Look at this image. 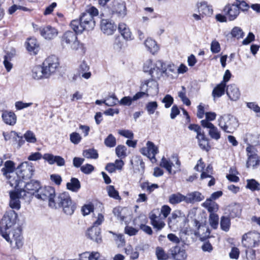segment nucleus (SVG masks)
I'll use <instances>...</instances> for the list:
<instances>
[{"label":"nucleus","instance_id":"32","mask_svg":"<svg viewBox=\"0 0 260 260\" xmlns=\"http://www.w3.org/2000/svg\"><path fill=\"white\" fill-rule=\"evenodd\" d=\"M203 206L206 208L210 214H214L218 209V205L211 199H207L203 204Z\"/></svg>","mask_w":260,"mask_h":260},{"label":"nucleus","instance_id":"36","mask_svg":"<svg viewBox=\"0 0 260 260\" xmlns=\"http://www.w3.org/2000/svg\"><path fill=\"white\" fill-rule=\"evenodd\" d=\"M14 170V163L11 160H7L5 162L4 167L1 170L3 174L8 177V174L13 173Z\"/></svg>","mask_w":260,"mask_h":260},{"label":"nucleus","instance_id":"1","mask_svg":"<svg viewBox=\"0 0 260 260\" xmlns=\"http://www.w3.org/2000/svg\"><path fill=\"white\" fill-rule=\"evenodd\" d=\"M17 219V214L14 210L7 211L0 221V234L13 248L20 249L23 242L20 229L14 228Z\"/></svg>","mask_w":260,"mask_h":260},{"label":"nucleus","instance_id":"42","mask_svg":"<svg viewBox=\"0 0 260 260\" xmlns=\"http://www.w3.org/2000/svg\"><path fill=\"white\" fill-rule=\"evenodd\" d=\"M83 155L87 158L97 159L99 157L98 151L94 149H88L83 151Z\"/></svg>","mask_w":260,"mask_h":260},{"label":"nucleus","instance_id":"3","mask_svg":"<svg viewBox=\"0 0 260 260\" xmlns=\"http://www.w3.org/2000/svg\"><path fill=\"white\" fill-rule=\"evenodd\" d=\"M90 14L83 12L80 19H75L71 21L70 26L76 32L82 33L84 30H90L93 28L95 22Z\"/></svg>","mask_w":260,"mask_h":260},{"label":"nucleus","instance_id":"43","mask_svg":"<svg viewBox=\"0 0 260 260\" xmlns=\"http://www.w3.org/2000/svg\"><path fill=\"white\" fill-rule=\"evenodd\" d=\"M89 69L88 66L85 61L82 62L80 65V71L83 73L82 77L86 79H89L91 76L90 72H86L89 70Z\"/></svg>","mask_w":260,"mask_h":260},{"label":"nucleus","instance_id":"52","mask_svg":"<svg viewBox=\"0 0 260 260\" xmlns=\"http://www.w3.org/2000/svg\"><path fill=\"white\" fill-rule=\"evenodd\" d=\"M209 222L211 226L214 229H217L218 225L219 217L217 214H210Z\"/></svg>","mask_w":260,"mask_h":260},{"label":"nucleus","instance_id":"8","mask_svg":"<svg viewBox=\"0 0 260 260\" xmlns=\"http://www.w3.org/2000/svg\"><path fill=\"white\" fill-rule=\"evenodd\" d=\"M79 34L75 31H67L61 38V44L63 47H70L72 50H77L80 44L78 40L77 34Z\"/></svg>","mask_w":260,"mask_h":260},{"label":"nucleus","instance_id":"28","mask_svg":"<svg viewBox=\"0 0 260 260\" xmlns=\"http://www.w3.org/2000/svg\"><path fill=\"white\" fill-rule=\"evenodd\" d=\"M226 85L220 82L217 84L213 89L212 95L214 98H219L224 94L226 91Z\"/></svg>","mask_w":260,"mask_h":260},{"label":"nucleus","instance_id":"35","mask_svg":"<svg viewBox=\"0 0 260 260\" xmlns=\"http://www.w3.org/2000/svg\"><path fill=\"white\" fill-rule=\"evenodd\" d=\"M115 12L118 16L122 18L125 17L127 14L125 3L123 2L120 3H118L115 6Z\"/></svg>","mask_w":260,"mask_h":260},{"label":"nucleus","instance_id":"2","mask_svg":"<svg viewBox=\"0 0 260 260\" xmlns=\"http://www.w3.org/2000/svg\"><path fill=\"white\" fill-rule=\"evenodd\" d=\"M50 207L53 209L61 208L65 214L71 215L76 209V206L68 192H63L55 196L53 201H51Z\"/></svg>","mask_w":260,"mask_h":260},{"label":"nucleus","instance_id":"37","mask_svg":"<svg viewBox=\"0 0 260 260\" xmlns=\"http://www.w3.org/2000/svg\"><path fill=\"white\" fill-rule=\"evenodd\" d=\"M199 141V145L200 148L206 151H209L211 147L209 145L208 140L206 138L204 133L200 136L199 137H197Z\"/></svg>","mask_w":260,"mask_h":260},{"label":"nucleus","instance_id":"17","mask_svg":"<svg viewBox=\"0 0 260 260\" xmlns=\"http://www.w3.org/2000/svg\"><path fill=\"white\" fill-rule=\"evenodd\" d=\"M116 25L111 20L102 19L101 22V28L104 34L111 35L116 30Z\"/></svg>","mask_w":260,"mask_h":260},{"label":"nucleus","instance_id":"39","mask_svg":"<svg viewBox=\"0 0 260 260\" xmlns=\"http://www.w3.org/2000/svg\"><path fill=\"white\" fill-rule=\"evenodd\" d=\"M220 225L221 229L224 232H228L231 226V220L229 217L222 216L220 218Z\"/></svg>","mask_w":260,"mask_h":260},{"label":"nucleus","instance_id":"48","mask_svg":"<svg viewBox=\"0 0 260 260\" xmlns=\"http://www.w3.org/2000/svg\"><path fill=\"white\" fill-rule=\"evenodd\" d=\"M160 166L166 169L169 174L172 173V167L173 166V164L170 160L163 157L160 162Z\"/></svg>","mask_w":260,"mask_h":260},{"label":"nucleus","instance_id":"47","mask_svg":"<svg viewBox=\"0 0 260 260\" xmlns=\"http://www.w3.org/2000/svg\"><path fill=\"white\" fill-rule=\"evenodd\" d=\"M232 36L237 39L243 38L244 36V32L243 30L239 27L235 26L233 28L231 31Z\"/></svg>","mask_w":260,"mask_h":260},{"label":"nucleus","instance_id":"56","mask_svg":"<svg viewBox=\"0 0 260 260\" xmlns=\"http://www.w3.org/2000/svg\"><path fill=\"white\" fill-rule=\"evenodd\" d=\"M70 139L72 143L78 144L81 142L82 138L79 134L76 132H73L70 134Z\"/></svg>","mask_w":260,"mask_h":260},{"label":"nucleus","instance_id":"23","mask_svg":"<svg viewBox=\"0 0 260 260\" xmlns=\"http://www.w3.org/2000/svg\"><path fill=\"white\" fill-rule=\"evenodd\" d=\"M2 119L4 122L10 125H14L17 120L16 114L12 111H4L2 115Z\"/></svg>","mask_w":260,"mask_h":260},{"label":"nucleus","instance_id":"6","mask_svg":"<svg viewBox=\"0 0 260 260\" xmlns=\"http://www.w3.org/2000/svg\"><path fill=\"white\" fill-rule=\"evenodd\" d=\"M34 172L35 168L32 163L24 161L17 167L16 176L12 179L10 177L9 180L19 179L25 181L30 179L32 177Z\"/></svg>","mask_w":260,"mask_h":260},{"label":"nucleus","instance_id":"38","mask_svg":"<svg viewBox=\"0 0 260 260\" xmlns=\"http://www.w3.org/2000/svg\"><path fill=\"white\" fill-rule=\"evenodd\" d=\"M39 45L37 40L34 38H29L27 40L26 48L29 52H33L35 54L38 51Z\"/></svg>","mask_w":260,"mask_h":260},{"label":"nucleus","instance_id":"64","mask_svg":"<svg viewBox=\"0 0 260 260\" xmlns=\"http://www.w3.org/2000/svg\"><path fill=\"white\" fill-rule=\"evenodd\" d=\"M118 134L127 138L133 139L134 137V134L132 131L129 130L122 129L118 131Z\"/></svg>","mask_w":260,"mask_h":260},{"label":"nucleus","instance_id":"41","mask_svg":"<svg viewBox=\"0 0 260 260\" xmlns=\"http://www.w3.org/2000/svg\"><path fill=\"white\" fill-rule=\"evenodd\" d=\"M106 190L108 196L115 200H120L121 198L119 195V192L116 190L113 185H109L107 187Z\"/></svg>","mask_w":260,"mask_h":260},{"label":"nucleus","instance_id":"14","mask_svg":"<svg viewBox=\"0 0 260 260\" xmlns=\"http://www.w3.org/2000/svg\"><path fill=\"white\" fill-rule=\"evenodd\" d=\"M247 155L246 167L256 169L260 165V157L255 152V148L251 145L248 146L246 149Z\"/></svg>","mask_w":260,"mask_h":260},{"label":"nucleus","instance_id":"44","mask_svg":"<svg viewBox=\"0 0 260 260\" xmlns=\"http://www.w3.org/2000/svg\"><path fill=\"white\" fill-rule=\"evenodd\" d=\"M127 148L124 145H119L115 148V153L117 157L121 159L126 156Z\"/></svg>","mask_w":260,"mask_h":260},{"label":"nucleus","instance_id":"30","mask_svg":"<svg viewBox=\"0 0 260 260\" xmlns=\"http://www.w3.org/2000/svg\"><path fill=\"white\" fill-rule=\"evenodd\" d=\"M184 201L186 203V196L180 193H176L171 194L169 197V202L170 204L176 205Z\"/></svg>","mask_w":260,"mask_h":260},{"label":"nucleus","instance_id":"50","mask_svg":"<svg viewBox=\"0 0 260 260\" xmlns=\"http://www.w3.org/2000/svg\"><path fill=\"white\" fill-rule=\"evenodd\" d=\"M209 135L212 139L216 141L220 138V132L214 125L209 130Z\"/></svg>","mask_w":260,"mask_h":260},{"label":"nucleus","instance_id":"59","mask_svg":"<svg viewBox=\"0 0 260 260\" xmlns=\"http://www.w3.org/2000/svg\"><path fill=\"white\" fill-rule=\"evenodd\" d=\"M173 101V97L170 94H167L162 100V102L165 103V107L166 108L170 107Z\"/></svg>","mask_w":260,"mask_h":260},{"label":"nucleus","instance_id":"4","mask_svg":"<svg viewBox=\"0 0 260 260\" xmlns=\"http://www.w3.org/2000/svg\"><path fill=\"white\" fill-rule=\"evenodd\" d=\"M144 71L148 73L153 79H159L167 71L166 64L161 60L153 63L151 59L147 60L143 67Z\"/></svg>","mask_w":260,"mask_h":260},{"label":"nucleus","instance_id":"21","mask_svg":"<svg viewBox=\"0 0 260 260\" xmlns=\"http://www.w3.org/2000/svg\"><path fill=\"white\" fill-rule=\"evenodd\" d=\"M197 8L198 12L201 13L202 15L210 16L213 14L212 6L209 5L206 1H203L197 4Z\"/></svg>","mask_w":260,"mask_h":260},{"label":"nucleus","instance_id":"54","mask_svg":"<svg viewBox=\"0 0 260 260\" xmlns=\"http://www.w3.org/2000/svg\"><path fill=\"white\" fill-rule=\"evenodd\" d=\"M117 103H118V100L115 95L109 96L104 100V104L108 106H113Z\"/></svg>","mask_w":260,"mask_h":260},{"label":"nucleus","instance_id":"40","mask_svg":"<svg viewBox=\"0 0 260 260\" xmlns=\"http://www.w3.org/2000/svg\"><path fill=\"white\" fill-rule=\"evenodd\" d=\"M148 146L149 155V158H154L155 155L158 152V148L155 146L153 143L150 141H148L146 144Z\"/></svg>","mask_w":260,"mask_h":260},{"label":"nucleus","instance_id":"12","mask_svg":"<svg viewBox=\"0 0 260 260\" xmlns=\"http://www.w3.org/2000/svg\"><path fill=\"white\" fill-rule=\"evenodd\" d=\"M15 188L14 191L10 192V203L9 205L12 209L19 210L20 208V199H25L27 198V194L24 190H20L19 188Z\"/></svg>","mask_w":260,"mask_h":260},{"label":"nucleus","instance_id":"46","mask_svg":"<svg viewBox=\"0 0 260 260\" xmlns=\"http://www.w3.org/2000/svg\"><path fill=\"white\" fill-rule=\"evenodd\" d=\"M247 182L246 187L247 188L252 191L260 190V184L255 179H248Z\"/></svg>","mask_w":260,"mask_h":260},{"label":"nucleus","instance_id":"63","mask_svg":"<svg viewBox=\"0 0 260 260\" xmlns=\"http://www.w3.org/2000/svg\"><path fill=\"white\" fill-rule=\"evenodd\" d=\"M50 180L58 186L60 185L62 182V178L60 175L56 174L50 175Z\"/></svg>","mask_w":260,"mask_h":260},{"label":"nucleus","instance_id":"62","mask_svg":"<svg viewBox=\"0 0 260 260\" xmlns=\"http://www.w3.org/2000/svg\"><path fill=\"white\" fill-rule=\"evenodd\" d=\"M188 128L190 130L196 132L197 133V137H199L201 135L204 133V132H202V129L201 127L197 125L194 124H190L188 126Z\"/></svg>","mask_w":260,"mask_h":260},{"label":"nucleus","instance_id":"24","mask_svg":"<svg viewBox=\"0 0 260 260\" xmlns=\"http://www.w3.org/2000/svg\"><path fill=\"white\" fill-rule=\"evenodd\" d=\"M151 224L157 231H160L165 226V223L159 216L154 213H151L149 215Z\"/></svg>","mask_w":260,"mask_h":260},{"label":"nucleus","instance_id":"20","mask_svg":"<svg viewBox=\"0 0 260 260\" xmlns=\"http://www.w3.org/2000/svg\"><path fill=\"white\" fill-rule=\"evenodd\" d=\"M226 93L229 99L233 101L238 100L241 95L239 88L234 84L226 86Z\"/></svg>","mask_w":260,"mask_h":260},{"label":"nucleus","instance_id":"9","mask_svg":"<svg viewBox=\"0 0 260 260\" xmlns=\"http://www.w3.org/2000/svg\"><path fill=\"white\" fill-rule=\"evenodd\" d=\"M187 219L185 215L180 210H175L169 218L168 224L170 227L176 229L183 228Z\"/></svg>","mask_w":260,"mask_h":260},{"label":"nucleus","instance_id":"10","mask_svg":"<svg viewBox=\"0 0 260 260\" xmlns=\"http://www.w3.org/2000/svg\"><path fill=\"white\" fill-rule=\"evenodd\" d=\"M260 242V234L256 232H249L244 234L242 238V243L246 248H253L257 246Z\"/></svg>","mask_w":260,"mask_h":260},{"label":"nucleus","instance_id":"13","mask_svg":"<svg viewBox=\"0 0 260 260\" xmlns=\"http://www.w3.org/2000/svg\"><path fill=\"white\" fill-rule=\"evenodd\" d=\"M58 66V59L56 56L51 55L47 57L43 63L46 77H49L52 74L55 73Z\"/></svg>","mask_w":260,"mask_h":260},{"label":"nucleus","instance_id":"25","mask_svg":"<svg viewBox=\"0 0 260 260\" xmlns=\"http://www.w3.org/2000/svg\"><path fill=\"white\" fill-rule=\"evenodd\" d=\"M204 199V196L199 191H194L186 196V203L193 204L195 202H200Z\"/></svg>","mask_w":260,"mask_h":260},{"label":"nucleus","instance_id":"57","mask_svg":"<svg viewBox=\"0 0 260 260\" xmlns=\"http://www.w3.org/2000/svg\"><path fill=\"white\" fill-rule=\"evenodd\" d=\"M211 51L213 53H218L221 50L220 44L216 40H213L211 44Z\"/></svg>","mask_w":260,"mask_h":260},{"label":"nucleus","instance_id":"49","mask_svg":"<svg viewBox=\"0 0 260 260\" xmlns=\"http://www.w3.org/2000/svg\"><path fill=\"white\" fill-rule=\"evenodd\" d=\"M158 104L156 102L153 101L148 102L146 105V109L149 115H152L154 113L155 110L157 109Z\"/></svg>","mask_w":260,"mask_h":260},{"label":"nucleus","instance_id":"22","mask_svg":"<svg viewBox=\"0 0 260 260\" xmlns=\"http://www.w3.org/2000/svg\"><path fill=\"white\" fill-rule=\"evenodd\" d=\"M88 237L98 243L102 242L101 229L99 227L91 226L87 231Z\"/></svg>","mask_w":260,"mask_h":260},{"label":"nucleus","instance_id":"53","mask_svg":"<svg viewBox=\"0 0 260 260\" xmlns=\"http://www.w3.org/2000/svg\"><path fill=\"white\" fill-rule=\"evenodd\" d=\"M24 138L27 142L30 143H35L37 142L35 135L31 131H27L24 134Z\"/></svg>","mask_w":260,"mask_h":260},{"label":"nucleus","instance_id":"5","mask_svg":"<svg viewBox=\"0 0 260 260\" xmlns=\"http://www.w3.org/2000/svg\"><path fill=\"white\" fill-rule=\"evenodd\" d=\"M9 182L11 186L19 188L20 190H24L27 194V198L35 195L41 187L40 182L35 180H31L28 182L19 179L10 180Z\"/></svg>","mask_w":260,"mask_h":260},{"label":"nucleus","instance_id":"7","mask_svg":"<svg viewBox=\"0 0 260 260\" xmlns=\"http://www.w3.org/2000/svg\"><path fill=\"white\" fill-rule=\"evenodd\" d=\"M218 121L219 126L226 133H233L239 126L237 119L231 114L220 116Z\"/></svg>","mask_w":260,"mask_h":260},{"label":"nucleus","instance_id":"34","mask_svg":"<svg viewBox=\"0 0 260 260\" xmlns=\"http://www.w3.org/2000/svg\"><path fill=\"white\" fill-rule=\"evenodd\" d=\"M80 188V182L76 178H72L70 182L67 183V188L73 192H77Z\"/></svg>","mask_w":260,"mask_h":260},{"label":"nucleus","instance_id":"18","mask_svg":"<svg viewBox=\"0 0 260 260\" xmlns=\"http://www.w3.org/2000/svg\"><path fill=\"white\" fill-rule=\"evenodd\" d=\"M170 251L173 258L175 260H185L186 259L187 254L183 247L176 245L172 247Z\"/></svg>","mask_w":260,"mask_h":260},{"label":"nucleus","instance_id":"19","mask_svg":"<svg viewBox=\"0 0 260 260\" xmlns=\"http://www.w3.org/2000/svg\"><path fill=\"white\" fill-rule=\"evenodd\" d=\"M43 158L47 161L49 164H56L58 166L61 167L65 165V160L63 157L58 155H53L51 153H45Z\"/></svg>","mask_w":260,"mask_h":260},{"label":"nucleus","instance_id":"26","mask_svg":"<svg viewBox=\"0 0 260 260\" xmlns=\"http://www.w3.org/2000/svg\"><path fill=\"white\" fill-rule=\"evenodd\" d=\"M156 80L151 78L145 81V84L147 86L146 91L149 94H156L158 92V84Z\"/></svg>","mask_w":260,"mask_h":260},{"label":"nucleus","instance_id":"58","mask_svg":"<svg viewBox=\"0 0 260 260\" xmlns=\"http://www.w3.org/2000/svg\"><path fill=\"white\" fill-rule=\"evenodd\" d=\"M94 169V167L89 164H85L81 167V171L85 174H90Z\"/></svg>","mask_w":260,"mask_h":260},{"label":"nucleus","instance_id":"45","mask_svg":"<svg viewBox=\"0 0 260 260\" xmlns=\"http://www.w3.org/2000/svg\"><path fill=\"white\" fill-rule=\"evenodd\" d=\"M104 144L107 147L113 148L116 145V138L111 134H109L104 140Z\"/></svg>","mask_w":260,"mask_h":260},{"label":"nucleus","instance_id":"16","mask_svg":"<svg viewBox=\"0 0 260 260\" xmlns=\"http://www.w3.org/2000/svg\"><path fill=\"white\" fill-rule=\"evenodd\" d=\"M41 35L47 40H51L55 38L58 35V30L51 25H47L39 28Z\"/></svg>","mask_w":260,"mask_h":260},{"label":"nucleus","instance_id":"15","mask_svg":"<svg viewBox=\"0 0 260 260\" xmlns=\"http://www.w3.org/2000/svg\"><path fill=\"white\" fill-rule=\"evenodd\" d=\"M223 14L227 16L229 21H233L236 20L239 16L240 11L237 4L235 3L228 4L222 10Z\"/></svg>","mask_w":260,"mask_h":260},{"label":"nucleus","instance_id":"31","mask_svg":"<svg viewBox=\"0 0 260 260\" xmlns=\"http://www.w3.org/2000/svg\"><path fill=\"white\" fill-rule=\"evenodd\" d=\"M144 44L147 50L153 54H154L159 50V47L156 42L151 39L146 40Z\"/></svg>","mask_w":260,"mask_h":260},{"label":"nucleus","instance_id":"51","mask_svg":"<svg viewBox=\"0 0 260 260\" xmlns=\"http://www.w3.org/2000/svg\"><path fill=\"white\" fill-rule=\"evenodd\" d=\"M155 253L158 260H167L169 258L168 254L161 247H157Z\"/></svg>","mask_w":260,"mask_h":260},{"label":"nucleus","instance_id":"33","mask_svg":"<svg viewBox=\"0 0 260 260\" xmlns=\"http://www.w3.org/2000/svg\"><path fill=\"white\" fill-rule=\"evenodd\" d=\"M242 209L239 204H235L229 206V211L230 217L234 218L239 217L241 214Z\"/></svg>","mask_w":260,"mask_h":260},{"label":"nucleus","instance_id":"60","mask_svg":"<svg viewBox=\"0 0 260 260\" xmlns=\"http://www.w3.org/2000/svg\"><path fill=\"white\" fill-rule=\"evenodd\" d=\"M235 4H237V6L239 8V10H241L242 11H245L248 10L249 8V6L248 4H247L244 1H240L239 0H236V2H234Z\"/></svg>","mask_w":260,"mask_h":260},{"label":"nucleus","instance_id":"27","mask_svg":"<svg viewBox=\"0 0 260 260\" xmlns=\"http://www.w3.org/2000/svg\"><path fill=\"white\" fill-rule=\"evenodd\" d=\"M32 77L34 79L39 80L42 78H47L45 75V70L43 66H36L32 69Z\"/></svg>","mask_w":260,"mask_h":260},{"label":"nucleus","instance_id":"29","mask_svg":"<svg viewBox=\"0 0 260 260\" xmlns=\"http://www.w3.org/2000/svg\"><path fill=\"white\" fill-rule=\"evenodd\" d=\"M118 30L123 38L126 40L132 39V35L129 28L124 23H120L118 25Z\"/></svg>","mask_w":260,"mask_h":260},{"label":"nucleus","instance_id":"55","mask_svg":"<svg viewBox=\"0 0 260 260\" xmlns=\"http://www.w3.org/2000/svg\"><path fill=\"white\" fill-rule=\"evenodd\" d=\"M134 101L133 96H126L123 97L119 101H118V103L121 106H130Z\"/></svg>","mask_w":260,"mask_h":260},{"label":"nucleus","instance_id":"11","mask_svg":"<svg viewBox=\"0 0 260 260\" xmlns=\"http://www.w3.org/2000/svg\"><path fill=\"white\" fill-rule=\"evenodd\" d=\"M55 190L54 187L50 186L40 187L35 194V197L43 201H48V205L50 207L51 201H53L55 197Z\"/></svg>","mask_w":260,"mask_h":260},{"label":"nucleus","instance_id":"61","mask_svg":"<svg viewBox=\"0 0 260 260\" xmlns=\"http://www.w3.org/2000/svg\"><path fill=\"white\" fill-rule=\"evenodd\" d=\"M43 155L39 152H32L28 156L27 159L30 161H37L43 158Z\"/></svg>","mask_w":260,"mask_h":260}]
</instances>
